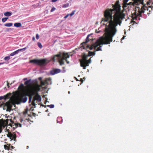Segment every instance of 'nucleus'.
<instances>
[{
    "instance_id": "51",
    "label": "nucleus",
    "mask_w": 153,
    "mask_h": 153,
    "mask_svg": "<svg viewBox=\"0 0 153 153\" xmlns=\"http://www.w3.org/2000/svg\"><path fill=\"white\" fill-rule=\"evenodd\" d=\"M13 148H14V147L13 146H11V148L12 149H13Z\"/></svg>"
},
{
    "instance_id": "3",
    "label": "nucleus",
    "mask_w": 153,
    "mask_h": 153,
    "mask_svg": "<svg viewBox=\"0 0 153 153\" xmlns=\"http://www.w3.org/2000/svg\"><path fill=\"white\" fill-rule=\"evenodd\" d=\"M69 57V55L68 53H63L62 56L61 53L59 54L55 55L52 58L51 60L53 62L55 61L56 60H58V61L60 65H62L64 64V60L68 64L69 63V62L67 59Z\"/></svg>"
},
{
    "instance_id": "7",
    "label": "nucleus",
    "mask_w": 153,
    "mask_h": 153,
    "mask_svg": "<svg viewBox=\"0 0 153 153\" xmlns=\"http://www.w3.org/2000/svg\"><path fill=\"white\" fill-rule=\"evenodd\" d=\"M19 99L21 102L23 103L25 102L27 100L25 92H22L19 96Z\"/></svg>"
},
{
    "instance_id": "42",
    "label": "nucleus",
    "mask_w": 153,
    "mask_h": 153,
    "mask_svg": "<svg viewBox=\"0 0 153 153\" xmlns=\"http://www.w3.org/2000/svg\"><path fill=\"white\" fill-rule=\"evenodd\" d=\"M35 40V38L34 36L32 38V40L34 41Z\"/></svg>"
},
{
    "instance_id": "6",
    "label": "nucleus",
    "mask_w": 153,
    "mask_h": 153,
    "mask_svg": "<svg viewBox=\"0 0 153 153\" xmlns=\"http://www.w3.org/2000/svg\"><path fill=\"white\" fill-rule=\"evenodd\" d=\"M51 60H49L46 59H39V66L42 67L46 65Z\"/></svg>"
},
{
    "instance_id": "38",
    "label": "nucleus",
    "mask_w": 153,
    "mask_h": 153,
    "mask_svg": "<svg viewBox=\"0 0 153 153\" xmlns=\"http://www.w3.org/2000/svg\"><path fill=\"white\" fill-rule=\"evenodd\" d=\"M39 80L40 81V82L41 81H42L43 80H42V78L41 77H39Z\"/></svg>"
},
{
    "instance_id": "29",
    "label": "nucleus",
    "mask_w": 153,
    "mask_h": 153,
    "mask_svg": "<svg viewBox=\"0 0 153 153\" xmlns=\"http://www.w3.org/2000/svg\"><path fill=\"white\" fill-rule=\"evenodd\" d=\"M31 100H32V97H29V101H28L29 103H30L31 102Z\"/></svg>"
},
{
    "instance_id": "28",
    "label": "nucleus",
    "mask_w": 153,
    "mask_h": 153,
    "mask_svg": "<svg viewBox=\"0 0 153 153\" xmlns=\"http://www.w3.org/2000/svg\"><path fill=\"white\" fill-rule=\"evenodd\" d=\"M12 30V29L11 28H7L6 30L7 32H9L11 30Z\"/></svg>"
},
{
    "instance_id": "45",
    "label": "nucleus",
    "mask_w": 153,
    "mask_h": 153,
    "mask_svg": "<svg viewBox=\"0 0 153 153\" xmlns=\"http://www.w3.org/2000/svg\"><path fill=\"white\" fill-rule=\"evenodd\" d=\"M19 126L20 127H22V125L21 124H19Z\"/></svg>"
},
{
    "instance_id": "50",
    "label": "nucleus",
    "mask_w": 153,
    "mask_h": 153,
    "mask_svg": "<svg viewBox=\"0 0 153 153\" xmlns=\"http://www.w3.org/2000/svg\"><path fill=\"white\" fill-rule=\"evenodd\" d=\"M45 111H46V112H48V110H46Z\"/></svg>"
},
{
    "instance_id": "2",
    "label": "nucleus",
    "mask_w": 153,
    "mask_h": 153,
    "mask_svg": "<svg viewBox=\"0 0 153 153\" xmlns=\"http://www.w3.org/2000/svg\"><path fill=\"white\" fill-rule=\"evenodd\" d=\"M23 80L25 81L24 84L27 86L29 92L34 96L32 104L33 106H35L36 105L35 101L36 103L38 101V81L37 79H27V78H24Z\"/></svg>"
},
{
    "instance_id": "36",
    "label": "nucleus",
    "mask_w": 153,
    "mask_h": 153,
    "mask_svg": "<svg viewBox=\"0 0 153 153\" xmlns=\"http://www.w3.org/2000/svg\"><path fill=\"white\" fill-rule=\"evenodd\" d=\"M62 69L63 70V72H65L66 71L65 70V67H62Z\"/></svg>"
},
{
    "instance_id": "9",
    "label": "nucleus",
    "mask_w": 153,
    "mask_h": 153,
    "mask_svg": "<svg viewBox=\"0 0 153 153\" xmlns=\"http://www.w3.org/2000/svg\"><path fill=\"white\" fill-rule=\"evenodd\" d=\"M61 72L60 69H55L53 70H51L50 71V74L52 75H54L56 74H57L60 73Z\"/></svg>"
},
{
    "instance_id": "4",
    "label": "nucleus",
    "mask_w": 153,
    "mask_h": 153,
    "mask_svg": "<svg viewBox=\"0 0 153 153\" xmlns=\"http://www.w3.org/2000/svg\"><path fill=\"white\" fill-rule=\"evenodd\" d=\"M51 84V79L50 78H47L43 80L39 85V91H41V88L42 90H45L47 88V86L49 84Z\"/></svg>"
},
{
    "instance_id": "37",
    "label": "nucleus",
    "mask_w": 153,
    "mask_h": 153,
    "mask_svg": "<svg viewBox=\"0 0 153 153\" xmlns=\"http://www.w3.org/2000/svg\"><path fill=\"white\" fill-rule=\"evenodd\" d=\"M41 100V96L39 95V102H40Z\"/></svg>"
},
{
    "instance_id": "55",
    "label": "nucleus",
    "mask_w": 153,
    "mask_h": 153,
    "mask_svg": "<svg viewBox=\"0 0 153 153\" xmlns=\"http://www.w3.org/2000/svg\"><path fill=\"white\" fill-rule=\"evenodd\" d=\"M37 45H38V43H37Z\"/></svg>"
},
{
    "instance_id": "11",
    "label": "nucleus",
    "mask_w": 153,
    "mask_h": 153,
    "mask_svg": "<svg viewBox=\"0 0 153 153\" xmlns=\"http://www.w3.org/2000/svg\"><path fill=\"white\" fill-rule=\"evenodd\" d=\"M30 63H33V64L35 65H38V59H34L31 60L30 62Z\"/></svg>"
},
{
    "instance_id": "21",
    "label": "nucleus",
    "mask_w": 153,
    "mask_h": 153,
    "mask_svg": "<svg viewBox=\"0 0 153 153\" xmlns=\"http://www.w3.org/2000/svg\"><path fill=\"white\" fill-rule=\"evenodd\" d=\"M47 106L51 108H53L54 107V105L51 104V105H47Z\"/></svg>"
},
{
    "instance_id": "54",
    "label": "nucleus",
    "mask_w": 153,
    "mask_h": 153,
    "mask_svg": "<svg viewBox=\"0 0 153 153\" xmlns=\"http://www.w3.org/2000/svg\"><path fill=\"white\" fill-rule=\"evenodd\" d=\"M43 97L44 98V97H45V96H43Z\"/></svg>"
},
{
    "instance_id": "31",
    "label": "nucleus",
    "mask_w": 153,
    "mask_h": 153,
    "mask_svg": "<svg viewBox=\"0 0 153 153\" xmlns=\"http://www.w3.org/2000/svg\"><path fill=\"white\" fill-rule=\"evenodd\" d=\"M5 96H1L0 97V100H1L2 99H5Z\"/></svg>"
},
{
    "instance_id": "16",
    "label": "nucleus",
    "mask_w": 153,
    "mask_h": 153,
    "mask_svg": "<svg viewBox=\"0 0 153 153\" xmlns=\"http://www.w3.org/2000/svg\"><path fill=\"white\" fill-rule=\"evenodd\" d=\"M13 25V23H9L4 24V25L6 27H11Z\"/></svg>"
},
{
    "instance_id": "44",
    "label": "nucleus",
    "mask_w": 153,
    "mask_h": 153,
    "mask_svg": "<svg viewBox=\"0 0 153 153\" xmlns=\"http://www.w3.org/2000/svg\"><path fill=\"white\" fill-rule=\"evenodd\" d=\"M4 63H3H3H0V65L3 64Z\"/></svg>"
},
{
    "instance_id": "24",
    "label": "nucleus",
    "mask_w": 153,
    "mask_h": 153,
    "mask_svg": "<svg viewBox=\"0 0 153 153\" xmlns=\"http://www.w3.org/2000/svg\"><path fill=\"white\" fill-rule=\"evenodd\" d=\"M12 135V134H11L10 133H9L7 135V137H10V139H11V137Z\"/></svg>"
},
{
    "instance_id": "17",
    "label": "nucleus",
    "mask_w": 153,
    "mask_h": 153,
    "mask_svg": "<svg viewBox=\"0 0 153 153\" xmlns=\"http://www.w3.org/2000/svg\"><path fill=\"white\" fill-rule=\"evenodd\" d=\"M128 5L127 3H123V9L124 10L125 8L127 7Z\"/></svg>"
},
{
    "instance_id": "22",
    "label": "nucleus",
    "mask_w": 153,
    "mask_h": 153,
    "mask_svg": "<svg viewBox=\"0 0 153 153\" xmlns=\"http://www.w3.org/2000/svg\"><path fill=\"white\" fill-rule=\"evenodd\" d=\"M75 11V10H73V11H72V12L70 14H69V16L71 17L74 14Z\"/></svg>"
},
{
    "instance_id": "46",
    "label": "nucleus",
    "mask_w": 153,
    "mask_h": 153,
    "mask_svg": "<svg viewBox=\"0 0 153 153\" xmlns=\"http://www.w3.org/2000/svg\"><path fill=\"white\" fill-rule=\"evenodd\" d=\"M7 84V86H8V87L9 88V87H10V86H9V83H8Z\"/></svg>"
},
{
    "instance_id": "13",
    "label": "nucleus",
    "mask_w": 153,
    "mask_h": 153,
    "mask_svg": "<svg viewBox=\"0 0 153 153\" xmlns=\"http://www.w3.org/2000/svg\"><path fill=\"white\" fill-rule=\"evenodd\" d=\"M12 14V13L11 12H5L4 13V15L5 16L9 17L11 16Z\"/></svg>"
},
{
    "instance_id": "10",
    "label": "nucleus",
    "mask_w": 153,
    "mask_h": 153,
    "mask_svg": "<svg viewBox=\"0 0 153 153\" xmlns=\"http://www.w3.org/2000/svg\"><path fill=\"white\" fill-rule=\"evenodd\" d=\"M4 105L5 106H6L7 108V111H8V109H10L9 110V111H10L12 107V105H11L10 103L9 102H6L4 103Z\"/></svg>"
},
{
    "instance_id": "26",
    "label": "nucleus",
    "mask_w": 153,
    "mask_h": 153,
    "mask_svg": "<svg viewBox=\"0 0 153 153\" xmlns=\"http://www.w3.org/2000/svg\"><path fill=\"white\" fill-rule=\"evenodd\" d=\"M91 57L88 60H87L86 62L88 64V66H89V64L91 62Z\"/></svg>"
},
{
    "instance_id": "1",
    "label": "nucleus",
    "mask_w": 153,
    "mask_h": 153,
    "mask_svg": "<svg viewBox=\"0 0 153 153\" xmlns=\"http://www.w3.org/2000/svg\"><path fill=\"white\" fill-rule=\"evenodd\" d=\"M119 1H117L114 5L113 6V9H107L104 12V18L102 19L101 23L102 22H108V25H106L105 35L104 37H101L97 39L95 43L91 46L87 44L90 39L88 37L90 36L88 35L85 41L81 44V49L89 48L92 50L94 48V51H102L101 45L108 44L112 41V38L116 34L117 30L116 26L118 25L120 26L122 20L125 18V15L121 10L120 6L119 4Z\"/></svg>"
},
{
    "instance_id": "23",
    "label": "nucleus",
    "mask_w": 153,
    "mask_h": 153,
    "mask_svg": "<svg viewBox=\"0 0 153 153\" xmlns=\"http://www.w3.org/2000/svg\"><path fill=\"white\" fill-rule=\"evenodd\" d=\"M4 149H7V150H10V147H9L7 146L6 145H4Z\"/></svg>"
},
{
    "instance_id": "5",
    "label": "nucleus",
    "mask_w": 153,
    "mask_h": 153,
    "mask_svg": "<svg viewBox=\"0 0 153 153\" xmlns=\"http://www.w3.org/2000/svg\"><path fill=\"white\" fill-rule=\"evenodd\" d=\"M82 59L79 60L80 66L83 67L84 69H86V66H88V64L86 60H87L88 55H86L85 53H83L82 55Z\"/></svg>"
},
{
    "instance_id": "27",
    "label": "nucleus",
    "mask_w": 153,
    "mask_h": 153,
    "mask_svg": "<svg viewBox=\"0 0 153 153\" xmlns=\"http://www.w3.org/2000/svg\"><path fill=\"white\" fill-rule=\"evenodd\" d=\"M16 137V135L12 134V135L11 137V139L15 138Z\"/></svg>"
},
{
    "instance_id": "39",
    "label": "nucleus",
    "mask_w": 153,
    "mask_h": 153,
    "mask_svg": "<svg viewBox=\"0 0 153 153\" xmlns=\"http://www.w3.org/2000/svg\"><path fill=\"white\" fill-rule=\"evenodd\" d=\"M36 39H38V34H37L36 35Z\"/></svg>"
},
{
    "instance_id": "49",
    "label": "nucleus",
    "mask_w": 153,
    "mask_h": 153,
    "mask_svg": "<svg viewBox=\"0 0 153 153\" xmlns=\"http://www.w3.org/2000/svg\"><path fill=\"white\" fill-rule=\"evenodd\" d=\"M124 36H123V37L122 38V39H124Z\"/></svg>"
},
{
    "instance_id": "15",
    "label": "nucleus",
    "mask_w": 153,
    "mask_h": 153,
    "mask_svg": "<svg viewBox=\"0 0 153 153\" xmlns=\"http://www.w3.org/2000/svg\"><path fill=\"white\" fill-rule=\"evenodd\" d=\"M22 25V24L20 23H16L14 24V26L17 27H19Z\"/></svg>"
},
{
    "instance_id": "41",
    "label": "nucleus",
    "mask_w": 153,
    "mask_h": 153,
    "mask_svg": "<svg viewBox=\"0 0 153 153\" xmlns=\"http://www.w3.org/2000/svg\"><path fill=\"white\" fill-rule=\"evenodd\" d=\"M58 0H52L51 1L53 2H55L57 1Z\"/></svg>"
},
{
    "instance_id": "25",
    "label": "nucleus",
    "mask_w": 153,
    "mask_h": 153,
    "mask_svg": "<svg viewBox=\"0 0 153 153\" xmlns=\"http://www.w3.org/2000/svg\"><path fill=\"white\" fill-rule=\"evenodd\" d=\"M127 4H128V5H133V6H134L133 2H130L128 3H127Z\"/></svg>"
},
{
    "instance_id": "47",
    "label": "nucleus",
    "mask_w": 153,
    "mask_h": 153,
    "mask_svg": "<svg viewBox=\"0 0 153 153\" xmlns=\"http://www.w3.org/2000/svg\"><path fill=\"white\" fill-rule=\"evenodd\" d=\"M94 39H90V40H91V41H93V40Z\"/></svg>"
},
{
    "instance_id": "56",
    "label": "nucleus",
    "mask_w": 153,
    "mask_h": 153,
    "mask_svg": "<svg viewBox=\"0 0 153 153\" xmlns=\"http://www.w3.org/2000/svg\"><path fill=\"white\" fill-rule=\"evenodd\" d=\"M127 7H126V8H128V6H127Z\"/></svg>"
},
{
    "instance_id": "20",
    "label": "nucleus",
    "mask_w": 153,
    "mask_h": 153,
    "mask_svg": "<svg viewBox=\"0 0 153 153\" xmlns=\"http://www.w3.org/2000/svg\"><path fill=\"white\" fill-rule=\"evenodd\" d=\"M10 56H6L4 58V59L5 61H8L10 59Z\"/></svg>"
},
{
    "instance_id": "43",
    "label": "nucleus",
    "mask_w": 153,
    "mask_h": 153,
    "mask_svg": "<svg viewBox=\"0 0 153 153\" xmlns=\"http://www.w3.org/2000/svg\"><path fill=\"white\" fill-rule=\"evenodd\" d=\"M44 106V107H46V106H45L44 105H41V106Z\"/></svg>"
},
{
    "instance_id": "48",
    "label": "nucleus",
    "mask_w": 153,
    "mask_h": 153,
    "mask_svg": "<svg viewBox=\"0 0 153 153\" xmlns=\"http://www.w3.org/2000/svg\"><path fill=\"white\" fill-rule=\"evenodd\" d=\"M26 147H27V149H28L29 148V146H27Z\"/></svg>"
},
{
    "instance_id": "32",
    "label": "nucleus",
    "mask_w": 153,
    "mask_h": 153,
    "mask_svg": "<svg viewBox=\"0 0 153 153\" xmlns=\"http://www.w3.org/2000/svg\"><path fill=\"white\" fill-rule=\"evenodd\" d=\"M42 46L41 45V43L39 42V48H42Z\"/></svg>"
},
{
    "instance_id": "19",
    "label": "nucleus",
    "mask_w": 153,
    "mask_h": 153,
    "mask_svg": "<svg viewBox=\"0 0 153 153\" xmlns=\"http://www.w3.org/2000/svg\"><path fill=\"white\" fill-rule=\"evenodd\" d=\"M69 6V3H66L64 4L62 6V7L63 8Z\"/></svg>"
},
{
    "instance_id": "30",
    "label": "nucleus",
    "mask_w": 153,
    "mask_h": 153,
    "mask_svg": "<svg viewBox=\"0 0 153 153\" xmlns=\"http://www.w3.org/2000/svg\"><path fill=\"white\" fill-rule=\"evenodd\" d=\"M55 10H56V8L54 7H52V8L51 9V12H53V11H54Z\"/></svg>"
},
{
    "instance_id": "8",
    "label": "nucleus",
    "mask_w": 153,
    "mask_h": 153,
    "mask_svg": "<svg viewBox=\"0 0 153 153\" xmlns=\"http://www.w3.org/2000/svg\"><path fill=\"white\" fill-rule=\"evenodd\" d=\"M26 49V48H23L18 49V50H16V51H15L14 52L11 53L10 54V56H13L18 54L20 52H22V51H25Z\"/></svg>"
},
{
    "instance_id": "12",
    "label": "nucleus",
    "mask_w": 153,
    "mask_h": 153,
    "mask_svg": "<svg viewBox=\"0 0 153 153\" xmlns=\"http://www.w3.org/2000/svg\"><path fill=\"white\" fill-rule=\"evenodd\" d=\"M24 88L25 86L23 84L21 83L20 85L19 86V87L18 89H20L22 91V92H25Z\"/></svg>"
},
{
    "instance_id": "35",
    "label": "nucleus",
    "mask_w": 153,
    "mask_h": 153,
    "mask_svg": "<svg viewBox=\"0 0 153 153\" xmlns=\"http://www.w3.org/2000/svg\"><path fill=\"white\" fill-rule=\"evenodd\" d=\"M69 16V14H68L67 15L65 16L64 17V19H66Z\"/></svg>"
},
{
    "instance_id": "33",
    "label": "nucleus",
    "mask_w": 153,
    "mask_h": 153,
    "mask_svg": "<svg viewBox=\"0 0 153 153\" xmlns=\"http://www.w3.org/2000/svg\"><path fill=\"white\" fill-rule=\"evenodd\" d=\"M129 0H123V3H127V2Z\"/></svg>"
},
{
    "instance_id": "53",
    "label": "nucleus",
    "mask_w": 153,
    "mask_h": 153,
    "mask_svg": "<svg viewBox=\"0 0 153 153\" xmlns=\"http://www.w3.org/2000/svg\"><path fill=\"white\" fill-rule=\"evenodd\" d=\"M70 91H68V93L69 94H70Z\"/></svg>"
},
{
    "instance_id": "18",
    "label": "nucleus",
    "mask_w": 153,
    "mask_h": 153,
    "mask_svg": "<svg viewBox=\"0 0 153 153\" xmlns=\"http://www.w3.org/2000/svg\"><path fill=\"white\" fill-rule=\"evenodd\" d=\"M8 17H5L3 18L2 19V21L4 23L5 22L7 19H8Z\"/></svg>"
},
{
    "instance_id": "14",
    "label": "nucleus",
    "mask_w": 153,
    "mask_h": 153,
    "mask_svg": "<svg viewBox=\"0 0 153 153\" xmlns=\"http://www.w3.org/2000/svg\"><path fill=\"white\" fill-rule=\"evenodd\" d=\"M96 51H94V52H91L89 51L88 52V56H92L94 55L95 54Z\"/></svg>"
},
{
    "instance_id": "34",
    "label": "nucleus",
    "mask_w": 153,
    "mask_h": 153,
    "mask_svg": "<svg viewBox=\"0 0 153 153\" xmlns=\"http://www.w3.org/2000/svg\"><path fill=\"white\" fill-rule=\"evenodd\" d=\"M83 79H84L85 80V77H84L83 79H82V78L80 79V81L81 82V83H82L83 81Z\"/></svg>"
},
{
    "instance_id": "57",
    "label": "nucleus",
    "mask_w": 153,
    "mask_h": 153,
    "mask_svg": "<svg viewBox=\"0 0 153 153\" xmlns=\"http://www.w3.org/2000/svg\"><path fill=\"white\" fill-rule=\"evenodd\" d=\"M32 108H31V109H32Z\"/></svg>"
},
{
    "instance_id": "40",
    "label": "nucleus",
    "mask_w": 153,
    "mask_h": 153,
    "mask_svg": "<svg viewBox=\"0 0 153 153\" xmlns=\"http://www.w3.org/2000/svg\"><path fill=\"white\" fill-rule=\"evenodd\" d=\"M2 131V127H0V133H1Z\"/></svg>"
},
{
    "instance_id": "52",
    "label": "nucleus",
    "mask_w": 153,
    "mask_h": 153,
    "mask_svg": "<svg viewBox=\"0 0 153 153\" xmlns=\"http://www.w3.org/2000/svg\"><path fill=\"white\" fill-rule=\"evenodd\" d=\"M22 120H22H22H21V122H22Z\"/></svg>"
}]
</instances>
